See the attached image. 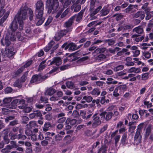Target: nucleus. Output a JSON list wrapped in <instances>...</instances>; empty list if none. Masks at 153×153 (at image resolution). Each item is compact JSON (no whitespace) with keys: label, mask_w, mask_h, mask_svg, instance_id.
Segmentation results:
<instances>
[{"label":"nucleus","mask_w":153,"mask_h":153,"mask_svg":"<svg viewBox=\"0 0 153 153\" xmlns=\"http://www.w3.org/2000/svg\"><path fill=\"white\" fill-rule=\"evenodd\" d=\"M28 8L26 6L21 8L18 13V23L19 24V29L22 30L23 28V20L27 18V13Z\"/></svg>","instance_id":"f257e3e1"},{"label":"nucleus","mask_w":153,"mask_h":153,"mask_svg":"<svg viewBox=\"0 0 153 153\" xmlns=\"http://www.w3.org/2000/svg\"><path fill=\"white\" fill-rule=\"evenodd\" d=\"M46 6L48 7V12L49 13H54L59 8V2L58 0H47Z\"/></svg>","instance_id":"f03ea898"},{"label":"nucleus","mask_w":153,"mask_h":153,"mask_svg":"<svg viewBox=\"0 0 153 153\" xmlns=\"http://www.w3.org/2000/svg\"><path fill=\"white\" fill-rule=\"evenodd\" d=\"M16 39V36L12 33L10 34H9V36L6 35L4 40H1V44L2 45H6V46H8L10 43V40L13 41H15Z\"/></svg>","instance_id":"7ed1b4c3"},{"label":"nucleus","mask_w":153,"mask_h":153,"mask_svg":"<svg viewBox=\"0 0 153 153\" xmlns=\"http://www.w3.org/2000/svg\"><path fill=\"white\" fill-rule=\"evenodd\" d=\"M35 15L36 18L39 20L36 23V25L39 26L41 25L45 20V18L43 17V11L35 10Z\"/></svg>","instance_id":"20e7f679"},{"label":"nucleus","mask_w":153,"mask_h":153,"mask_svg":"<svg viewBox=\"0 0 153 153\" xmlns=\"http://www.w3.org/2000/svg\"><path fill=\"white\" fill-rule=\"evenodd\" d=\"M45 76H42L41 75H33L30 80L31 83H39L47 79Z\"/></svg>","instance_id":"39448f33"},{"label":"nucleus","mask_w":153,"mask_h":153,"mask_svg":"<svg viewBox=\"0 0 153 153\" xmlns=\"http://www.w3.org/2000/svg\"><path fill=\"white\" fill-rule=\"evenodd\" d=\"M75 0H73L74 2ZM81 0H77L76 3L73 4L71 6V9L73 10L74 9V11L75 12L79 11L81 9V5L79 4ZM86 0H82L81 2V4H83L85 1Z\"/></svg>","instance_id":"423d86ee"},{"label":"nucleus","mask_w":153,"mask_h":153,"mask_svg":"<svg viewBox=\"0 0 153 153\" xmlns=\"http://www.w3.org/2000/svg\"><path fill=\"white\" fill-rule=\"evenodd\" d=\"M94 4H91V7L89 10L90 11V16L92 19H95L96 16H94L102 8V6H99L96 9L94 10Z\"/></svg>","instance_id":"0eeeda50"},{"label":"nucleus","mask_w":153,"mask_h":153,"mask_svg":"<svg viewBox=\"0 0 153 153\" xmlns=\"http://www.w3.org/2000/svg\"><path fill=\"white\" fill-rule=\"evenodd\" d=\"M52 47H53V50L51 51V54L53 53L54 50L58 48V45L57 44H55L54 42L53 41H51L48 43V45L44 48L45 51H48Z\"/></svg>","instance_id":"6e6552de"},{"label":"nucleus","mask_w":153,"mask_h":153,"mask_svg":"<svg viewBox=\"0 0 153 153\" xmlns=\"http://www.w3.org/2000/svg\"><path fill=\"white\" fill-rule=\"evenodd\" d=\"M82 45H80L79 46H77V45L74 43H69L68 46H67L66 47H65V45H63L62 47V48H65V50H66L67 48V47H68L69 49L68 50L69 51H72L76 50L78 49L80 47H81Z\"/></svg>","instance_id":"1a4fd4ad"},{"label":"nucleus","mask_w":153,"mask_h":153,"mask_svg":"<svg viewBox=\"0 0 153 153\" xmlns=\"http://www.w3.org/2000/svg\"><path fill=\"white\" fill-rule=\"evenodd\" d=\"M93 113L91 111L89 110L87 113V111L85 110H81L80 112V115L83 119L86 120L88 119L91 116Z\"/></svg>","instance_id":"9d476101"},{"label":"nucleus","mask_w":153,"mask_h":153,"mask_svg":"<svg viewBox=\"0 0 153 153\" xmlns=\"http://www.w3.org/2000/svg\"><path fill=\"white\" fill-rule=\"evenodd\" d=\"M14 48L12 47H10L6 48L4 51V56L8 58L12 57L14 54Z\"/></svg>","instance_id":"9b49d317"},{"label":"nucleus","mask_w":153,"mask_h":153,"mask_svg":"<svg viewBox=\"0 0 153 153\" xmlns=\"http://www.w3.org/2000/svg\"><path fill=\"white\" fill-rule=\"evenodd\" d=\"M106 114V115L105 117V119L107 121L111 119L112 116L113 115V113L111 112H108L106 114V112L105 111H104L102 112L100 114V116H101V118L104 119Z\"/></svg>","instance_id":"f8f14e48"},{"label":"nucleus","mask_w":153,"mask_h":153,"mask_svg":"<svg viewBox=\"0 0 153 153\" xmlns=\"http://www.w3.org/2000/svg\"><path fill=\"white\" fill-rule=\"evenodd\" d=\"M93 117L92 126L94 128H96L101 124V122L100 119V117L96 116V114L94 115Z\"/></svg>","instance_id":"ddd939ff"},{"label":"nucleus","mask_w":153,"mask_h":153,"mask_svg":"<svg viewBox=\"0 0 153 153\" xmlns=\"http://www.w3.org/2000/svg\"><path fill=\"white\" fill-rule=\"evenodd\" d=\"M49 65L55 64L56 65H59L62 63V61L59 57H55L53 59V60H49L48 61Z\"/></svg>","instance_id":"4468645a"},{"label":"nucleus","mask_w":153,"mask_h":153,"mask_svg":"<svg viewBox=\"0 0 153 153\" xmlns=\"http://www.w3.org/2000/svg\"><path fill=\"white\" fill-rule=\"evenodd\" d=\"M9 27L11 30L12 31L13 34L15 35L14 32L16 31L18 28V26L16 20L15 19L10 24Z\"/></svg>","instance_id":"2eb2a0df"},{"label":"nucleus","mask_w":153,"mask_h":153,"mask_svg":"<svg viewBox=\"0 0 153 153\" xmlns=\"http://www.w3.org/2000/svg\"><path fill=\"white\" fill-rule=\"evenodd\" d=\"M140 132H136L134 137V140L135 143L136 144H138L141 142L142 136Z\"/></svg>","instance_id":"dca6fc26"},{"label":"nucleus","mask_w":153,"mask_h":153,"mask_svg":"<svg viewBox=\"0 0 153 153\" xmlns=\"http://www.w3.org/2000/svg\"><path fill=\"white\" fill-rule=\"evenodd\" d=\"M36 7L35 10L43 11L44 7L42 1H38L36 4Z\"/></svg>","instance_id":"f3484780"},{"label":"nucleus","mask_w":153,"mask_h":153,"mask_svg":"<svg viewBox=\"0 0 153 153\" xmlns=\"http://www.w3.org/2000/svg\"><path fill=\"white\" fill-rule=\"evenodd\" d=\"M73 18L71 17L64 24V26L67 28L66 29H69V28H71V31L72 29L71 25L74 21Z\"/></svg>","instance_id":"a211bd4d"},{"label":"nucleus","mask_w":153,"mask_h":153,"mask_svg":"<svg viewBox=\"0 0 153 153\" xmlns=\"http://www.w3.org/2000/svg\"><path fill=\"white\" fill-rule=\"evenodd\" d=\"M81 54V53L78 51L74 53H71L70 55V56L73 57V58H71L73 60H75L80 58Z\"/></svg>","instance_id":"6ab92c4d"},{"label":"nucleus","mask_w":153,"mask_h":153,"mask_svg":"<svg viewBox=\"0 0 153 153\" xmlns=\"http://www.w3.org/2000/svg\"><path fill=\"white\" fill-rule=\"evenodd\" d=\"M152 134V128L150 125H149L146 128L145 133L144 134L145 138H147L148 137Z\"/></svg>","instance_id":"aec40b11"},{"label":"nucleus","mask_w":153,"mask_h":153,"mask_svg":"<svg viewBox=\"0 0 153 153\" xmlns=\"http://www.w3.org/2000/svg\"><path fill=\"white\" fill-rule=\"evenodd\" d=\"M128 72L129 73H134L137 74L141 72V69L139 68L132 67L128 70Z\"/></svg>","instance_id":"412c9836"},{"label":"nucleus","mask_w":153,"mask_h":153,"mask_svg":"<svg viewBox=\"0 0 153 153\" xmlns=\"http://www.w3.org/2000/svg\"><path fill=\"white\" fill-rule=\"evenodd\" d=\"M134 16L136 18L140 17L141 20H142L145 17L144 12L142 11H139L134 14Z\"/></svg>","instance_id":"4be33fe9"},{"label":"nucleus","mask_w":153,"mask_h":153,"mask_svg":"<svg viewBox=\"0 0 153 153\" xmlns=\"http://www.w3.org/2000/svg\"><path fill=\"white\" fill-rule=\"evenodd\" d=\"M71 31V28H69V29H65L64 30H62L58 31L57 33L58 35L60 36L61 37L65 35L66 33L68 32Z\"/></svg>","instance_id":"5701e85b"},{"label":"nucleus","mask_w":153,"mask_h":153,"mask_svg":"<svg viewBox=\"0 0 153 153\" xmlns=\"http://www.w3.org/2000/svg\"><path fill=\"white\" fill-rule=\"evenodd\" d=\"M119 90V93L120 94H123L124 91L126 90V86L125 85H121L117 87Z\"/></svg>","instance_id":"b1692460"},{"label":"nucleus","mask_w":153,"mask_h":153,"mask_svg":"<svg viewBox=\"0 0 153 153\" xmlns=\"http://www.w3.org/2000/svg\"><path fill=\"white\" fill-rule=\"evenodd\" d=\"M82 13L81 12L78 13L77 15H75L72 17L71 18H73V20L74 21L75 20L76 21L79 22L82 18Z\"/></svg>","instance_id":"393cba45"},{"label":"nucleus","mask_w":153,"mask_h":153,"mask_svg":"<svg viewBox=\"0 0 153 153\" xmlns=\"http://www.w3.org/2000/svg\"><path fill=\"white\" fill-rule=\"evenodd\" d=\"M55 90L52 88H50L46 91L45 94L46 95H51L55 92Z\"/></svg>","instance_id":"a878e982"},{"label":"nucleus","mask_w":153,"mask_h":153,"mask_svg":"<svg viewBox=\"0 0 153 153\" xmlns=\"http://www.w3.org/2000/svg\"><path fill=\"white\" fill-rule=\"evenodd\" d=\"M20 108L23 109L24 112L25 113H28L30 112L32 110L31 108L29 107H25L23 105L19 106H18Z\"/></svg>","instance_id":"bb28decb"},{"label":"nucleus","mask_w":153,"mask_h":153,"mask_svg":"<svg viewBox=\"0 0 153 153\" xmlns=\"http://www.w3.org/2000/svg\"><path fill=\"white\" fill-rule=\"evenodd\" d=\"M51 127V125L49 122H46L44 124L43 127V131H48Z\"/></svg>","instance_id":"cd10ccee"},{"label":"nucleus","mask_w":153,"mask_h":153,"mask_svg":"<svg viewBox=\"0 0 153 153\" xmlns=\"http://www.w3.org/2000/svg\"><path fill=\"white\" fill-rule=\"evenodd\" d=\"M133 31L138 34H141L143 33V28L141 27L138 26L134 28L133 29Z\"/></svg>","instance_id":"c85d7f7f"},{"label":"nucleus","mask_w":153,"mask_h":153,"mask_svg":"<svg viewBox=\"0 0 153 153\" xmlns=\"http://www.w3.org/2000/svg\"><path fill=\"white\" fill-rule=\"evenodd\" d=\"M127 132H126L124 133L121 139V143L123 144H125L127 140Z\"/></svg>","instance_id":"c756f323"},{"label":"nucleus","mask_w":153,"mask_h":153,"mask_svg":"<svg viewBox=\"0 0 153 153\" xmlns=\"http://www.w3.org/2000/svg\"><path fill=\"white\" fill-rule=\"evenodd\" d=\"M76 120L75 119H71L70 118H68L66 121L67 124H70L71 125H74L76 123Z\"/></svg>","instance_id":"7c9ffc66"},{"label":"nucleus","mask_w":153,"mask_h":153,"mask_svg":"<svg viewBox=\"0 0 153 153\" xmlns=\"http://www.w3.org/2000/svg\"><path fill=\"white\" fill-rule=\"evenodd\" d=\"M91 93L93 95L97 96L100 94V91L99 89L95 88L91 92Z\"/></svg>","instance_id":"2f4dec72"},{"label":"nucleus","mask_w":153,"mask_h":153,"mask_svg":"<svg viewBox=\"0 0 153 153\" xmlns=\"http://www.w3.org/2000/svg\"><path fill=\"white\" fill-rule=\"evenodd\" d=\"M71 1L72 0H61V1L64 3V7L66 8L70 4Z\"/></svg>","instance_id":"473e14b6"},{"label":"nucleus","mask_w":153,"mask_h":153,"mask_svg":"<svg viewBox=\"0 0 153 153\" xmlns=\"http://www.w3.org/2000/svg\"><path fill=\"white\" fill-rule=\"evenodd\" d=\"M27 127L29 128H32L33 127H36L38 126L35 121H31L29 123V124L27 125Z\"/></svg>","instance_id":"72a5a7b5"},{"label":"nucleus","mask_w":153,"mask_h":153,"mask_svg":"<svg viewBox=\"0 0 153 153\" xmlns=\"http://www.w3.org/2000/svg\"><path fill=\"white\" fill-rule=\"evenodd\" d=\"M82 99L87 102H90L92 100L93 98L90 96L85 95L83 97Z\"/></svg>","instance_id":"f704fd0d"},{"label":"nucleus","mask_w":153,"mask_h":153,"mask_svg":"<svg viewBox=\"0 0 153 153\" xmlns=\"http://www.w3.org/2000/svg\"><path fill=\"white\" fill-rule=\"evenodd\" d=\"M88 77V75L87 74H81L80 75H77V79H79L80 80L84 79L87 80L89 78Z\"/></svg>","instance_id":"c9c22d12"},{"label":"nucleus","mask_w":153,"mask_h":153,"mask_svg":"<svg viewBox=\"0 0 153 153\" xmlns=\"http://www.w3.org/2000/svg\"><path fill=\"white\" fill-rule=\"evenodd\" d=\"M151 46L150 44H147L146 43H143L140 44V47L141 49L146 50L148 48V46Z\"/></svg>","instance_id":"e433bc0d"},{"label":"nucleus","mask_w":153,"mask_h":153,"mask_svg":"<svg viewBox=\"0 0 153 153\" xmlns=\"http://www.w3.org/2000/svg\"><path fill=\"white\" fill-rule=\"evenodd\" d=\"M66 85L67 87L70 89H72L74 87V84L71 82H67L66 83Z\"/></svg>","instance_id":"4c0bfd02"},{"label":"nucleus","mask_w":153,"mask_h":153,"mask_svg":"<svg viewBox=\"0 0 153 153\" xmlns=\"http://www.w3.org/2000/svg\"><path fill=\"white\" fill-rule=\"evenodd\" d=\"M17 133H13L12 132H10L9 134V135L11 139L14 140L17 138Z\"/></svg>","instance_id":"58836bf2"},{"label":"nucleus","mask_w":153,"mask_h":153,"mask_svg":"<svg viewBox=\"0 0 153 153\" xmlns=\"http://www.w3.org/2000/svg\"><path fill=\"white\" fill-rule=\"evenodd\" d=\"M131 59V58L129 57H128L126 58V61H127V62L125 64L126 65L128 66H133L134 65V62H132L127 61L128 60H130Z\"/></svg>","instance_id":"ea45409f"},{"label":"nucleus","mask_w":153,"mask_h":153,"mask_svg":"<svg viewBox=\"0 0 153 153\" xmlns=\"http://www.w3.org/2000/svg\"><path fill=\"white\" fill-rule=\"evenodd\" d=\"M19 99H16L14 100L13 102L11 103L12 104H15L13 105H12L10 107V108H12L13 109H15L16 108V104H17L18 103H19Z\"/></svg>","instance_id":"a19ab883"},{"label":"nucleus","mask_w":153,"mask_h":153,"mask_svg":"<svg viewBox=\"0 0 153 153\" xmlns=\"http://www.w3.org/2000/svg\"><path fill=\"white\" fill-rule=\"evenodd\" d=\"M28 74V72H26L21 77L20 81L22 82H24L27 79V76Z\"/></svg>","instance_id":"79ce46f5"},{"label":"nucleus","mask_w":153,"mask_h":153,"mask_svg":"<svg viewBox=\"0 0 153 153\" xmlns=\"http://www.w3.org/2000/svg\"><path fill=\"white\" fill-rule=\"evenodd\" d=\"M45 61H42L40 64L39 66V70H42L45 67Z\"/></svg>","instance_id":"37998d69"},{"label":"nucleus","mask_w":153,"mask_h":153,"mask_svg":"<svg viewBox=\"0 0 153 153\" xmlns=\"http://www.w3.org/2000/svg\"><path fill=\"white\" fill-rule=\"evenodd\" d=\"M109 12V10L108 9H102L101 11V13L102 16L107 15Z\"/></svg>","instance_id":"c03bdc74"},{"label":"nucleus","mask_w":153,"mask_h":153,"mask_svg":"<svg viewBox=\"0 0 153 153\" xmlns=\"http://www.w3.org/2000/svg\"><path fill=\"white\" fill-rule=\"evenodd\" d=\"M28 11L29 14V19L30 20H32L33 19V12L31 9H28Z\"/></svg>","instance_id":"a18cd8bd"},{"label":"nucleus","mask_w":153,"mask_h":153,"mask_svg":"<svg viewBox=\"0 0 153 153\" xmlns=\"http://www.w3.org/2000/svg\"><path fill=\"white\" fill-rule=\"evenodd\" d=\"M143 55L145 58L149 59L151 57V54L148 51H145L143 53Z\"/></svg>","instance_id":"49530a36"},{"label":"nucleus","mask_w":153,"mask_h":153,"mask_svg":"<svg viewBox=\"0 0 153 153\" xmlns=\"http://www.w3.org/2000/svg\"><path fill=\"white\" fill-rule=\"evenodd\" d=\"M144 123H142L139 124L137 128V131L141 132L142 131Z\"/></svg>","instance_id":"de8ad7c7"},{"label":"nucleus","mask_w":153,"mask_h":153,"mask_svg":"<svg viewBox=\"0 0 153 153\" xmlns=\"http://www.w3.org/2000/svg\"><path fill=\"white\" fill-rule=\"evenodd\" d=\"M149 76V74L146 73H145L142 74L141 78L143 80H147Z\"/></svg>","instance_id":"09e8293b"},{"label":"nucleus","mask_w":153,"mask_h":153,"mask_svg":"<svg viewBox=\"0 0 153 153\" xmlns=\"http://www.w3.org/2000/svg\"><path fill=\"white\" fill-rule=\"evenodd\" d=\"M120 48L118 47H116L114 49H112V48H109L108 49V51L111 53L114 54L116 51H119L120 50Z\"/></svg>","instance_id":"8fccbe9b"},{"label":"nucleus","mask_w":153,"mask_h":153,"mask_svg":"<svg viewBox=\"0 0 153 153\" xmlns=\"http://www.w3.org/2000/svg\"><path fill=\"white\" fill-rule=\"evenodd\" d=\"M145 12L146 13L147 15L146 16L145 19L146 20H149L151 18L152 16L151 15L149 14V11H148V10L147 9H145Z\"/></svg>","instance_id":"3c124183"},{"label":"nucleus","mask_w":153,"mask_h":153,"mask_svg":"<svg viewBox=\"0 0 153 153\" xmlns=\"http://www.w3.org/2000/svg\"><path fill=\"white\" fill-rule=\"evenodd\" d=\"M123 66L122 65H120L114 68V71H117L123 69Z\"/></svg>","instance_id":"603ef678"},{"label":"nucleus","mask_w":153,"mask_h":153,"mask_svg":"<svg viewBox=\"0 0 153 153\" xmlns=\"http://www.w3.org/2000/svg\"><path fill=\"white\" fill-rule=\"evenodd\" d=\"M96 84L97 86L103 87V86L105 85V82H103L98 81L96 82Z\"/></svg>","instance_id":"864d4df0"},{"label":"nucleus","mask_w":153,"mask_h":153,"mask_svg":"<svg viewBox=\"0 0 153 153\" xmlns=\"http://www.w3.org/2000/svg\"><path fill=\"white\" fill-rule=\"evenodd\" d=\"M119 89L118 87L116 88L113 92V95L115 97H117L119 95V94L118 92Z\"/></svg>","instance_id":"5fc2aeb1"},{"label":"nucleus","mask_w":153,"mask_h":153,"mask_svg":"<svg viewBox=\"0 0 153 153\" xmlns=\"http://www.w3.org/2000/svg\"><path fill=\"white\" fill-rule=\"evenodd\" d=\"M13 89L11 87H8L5 89L4 92L6 94H8L11 93Z\"/></svg>","instance_id":"6e6d98bb"},{"label":"nucleus","mask_w":153,"mask_h":153,"mask_svg":"<svg viewBox=\"0 0 153 153\" xmlns=\"http://www.w3.org/2000/svg\"><path fill=\"white\" fill-rule=\"evenodd\" d=\"M132 52L133 54V56L134 57L137 56L140 54V51L137 49L135 51H132Z\"/></svg>","instance_id":"4d7b16f0"},{"label":"nucleus","mask_w":153,"mask_h":153,"mask_svg":"<svg viewBox=\"0 0 153 153\" xmlns=\"http://www.w3.org/2000/svg\"><path fill=\"white\" fill-rule=\"evenodd\" d=\"M69 11V9H66L61 16V17L62 18L65 17L68 13Z\"/></svg>","instance_id":"13d9d810"},{"label":"nucleus","mask_w":153,"mask_h":153,"mask_svg":"<svg viewBox=\"0 0 153 153\" xmlns=\"http://www.w3.org/2000/svg\"><path fill=\"white\" fill-rule=\"evenodd\" d=\"M12 99L11 98H5L3 100V102L5 104H7L11 102Z\"/></svg>","instance_id":"bf43d9fd"},{"label":"nucleus","mask_w":153,"mask_h":153,"mask_svg":"<svg viewBox=\"0 0 153 153\" xmlns=\"http://www.w3.org/2000/svg\"><path fill=\"white\" fill-rule=\"evenodd\" d=\"M63 136L58 134L56 135L55 137V140L56 141H60L62 139Z\"/></svg>","instance_id":"052dcab7"},{"label":"nucleus","mask_w":153,"mask_h":153,"mask_svg":"<svg viewBox=\"0 0 153 153\" xmlns=\"http://www.w3.org/2000/svg\"><path fill=\"white\" fill-rule=\"evenodd\" d=\"M24 66H22L16 71L15 73L16 74V75H18L22 72V71L24 70Z\"/></svg>","instance_id":"680f3d73"},{"label":"nucleus","mask_w":153,"mask_h":153,"mask_svg":"<svg viewBox=\"0 0 153 153\" xmlns=\"http://www.w3.org/2000/svg\"><path fill=\"white\" fill-rule=\"evenodd\" d=\"M32 61L31 60L28 61L25 64V65L23 66H24V68H27L29 67V66H30L32 64Z\"/></svg>","instance_id":"e2e57ef3"},{"label":"nucleus","mask_w":153,"mask_h":153,"mask_svg":"<svg viewBox=\"0 0 153 153\" xmlns=\"http://www.w3.org/2000/svg\"><path fill=\"white\" fill-rule=\"evenodd\" d=\"M53 19V18L51 16H49L46 22L45 23V25H49L52 22Z\"/></svg>","instance_id":"0e129e2a"},{"label":"nucleus","mask_w":153,"mask_h":153,"mask_svg":"<svg viewBox=\"0 0 153 153\" xmlns=\"http://www.w3.org/2000/svg\"><path fill=\"white\" fill-rule=\"evenodd\" d=\"M25 133L27 136H30L32 135V131L29 129H27L25 131Z\"/></svg>","instance_id":"69168bd1"},{"label":"nucleus","mask_w":153,"mask_h":153,"mask_svg":"<svg viewBox=\"0 0 153 153\" xmlns=\"http://www.w3.org/2000/svg\"><path fill=\"white\" fill-rule=\"evenodd\" d=\"M136 128V126H130L129 129L128 131L131 133H133Z\"/></svg>","instance_id":"338daca9"},{"label":"nucleus","mask_w":153,"mask_h":153,"mask_svg":"<svg viewBox=\"0 0 153 153\" xmlns=\"http://www.w3.org/2000/svg\"><path fill=\"white\" fill-rule=\"evenodd\" d=\"M13 85L14 86L18 87L19 88L21 87L22 86L21 83L19 82L18 81L15 82L13 84Z\"/></svg>","instance_id":"774afa93"}]
</instances>
